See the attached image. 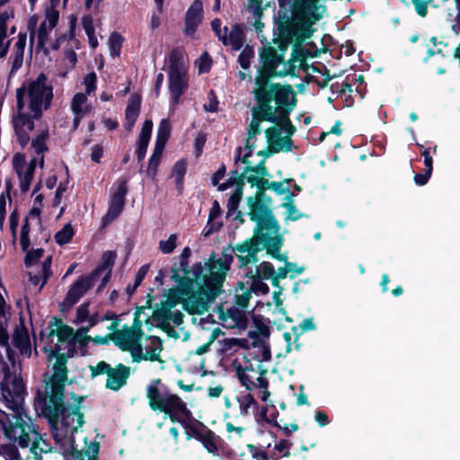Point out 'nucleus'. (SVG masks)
<instances>
[{
	"instance_id": "obj_1",
	"label": "nucleus",
	"mask_w": 460,
	"mask_h": 460,
	"mask_svg": "<svg viewBox=\"0 0 460 460\" xmlns=\"http://www.w3.org/2000/svg\"><path fill=\"white\" fill-rule=\"evenodd\" d=\"M230 265L231 256L225 254L218 259L211 257L203 264L196 263L188 270V260L179 258L172 279L178 284L181 295L185 296V305L192 314H202L208 310L221 292Z\"/></svg>"
},
{
	"instance_id": "obj_2",
	"label": "nucleus",
	"mask_w": 460,
	"mask_h": 460,
	"mask_svg": "<svg viewBox=\"0 0 460 460\" xmlns=\"http://www.w3.org/2000/svg\"><path fill=\"white\" fill-rule=\"evenodd\" d=\"M94 324V320L91 318L90 325L76 333L71 327L64 325L60 321L50 326L48 339L53 341L52 339L57 337V343L49 355V362L52 366L45 374L44 392H39L36 405L52 422H55L57 417L64 410L62 399L68 370L66 367L67 356L61 351L70 350L75 341H82L83 335L88 332L89 327Z\"/></svg>"
},
{
	"instance_id": "obj_3",
	"label": "nucleus",
	"mask_w": 460,
	"mask_h": 460,
	"mask_svg": "<svg viewBox=\"0 0 460 460\" xmlns=\"http://www.w3.org/2000/svg\"><path fill=\"white\" fill-rule=\"evenodd\" d=\"M264 131L270 149L274 153L290 152L296 127L289 117H252L247 130L245 149L253 151L258 135Z\"/></svg>"
},
{
	"instance_id": "obj_4",
	"label": "nucleus",
	"mask_w": 460,
	"mask_h": 460,
	"mask_svg": "<svg viewBox=\"0 0 460 460\" xmlns=\"http://www.w3.org/2000/svg\"><path fill=\"white\" fill-rule=\"evenodd\" d=\"M256 105L252 115H290L297 103L296 93L291 84L267 83L252 90Z\"/></svg>"
},
{
	"instance_id": "obj_5",
	"label": "nucleus",
	"mask_w": 460,
	"mask_h": 460,
	"mask_svg": "<svg viewBox=\"0 0 460 460\" xmlns=\"http://www.w3.org/2000/svg\"><path fill=\"white\" fill-rule=\"evenodd\" d=\"M283 245V240H280L279 244H272L270 236L253 233L252 238L246 239L241 243H238L231 247V261H233L234 254L238 261L239 268H248L250 265L256 264L259 261V252L266 249L267 252L278 261H286L287 256L280 253V249ZM225 254L227 255L225 251Z\"/></svg>"
},
{
	"instance_id": "obj_6",
	"label": "nucleus",
	"mask_w": 460,
	"mask_h": 460,
	"mask_svg": "<svg viewBox=\"0 0 460 460\" xmlns=\"http://www.w3.org/2000/svg\"><path fill=\"white\" fill-rule=\"evenodd\" d=\"M314 23L304 15L297 8L291 4V15H286L284 20L278 22V45L279 54L287 52L288 46L294 44L296 39H311L316 31Z\"/></svg>"
},
{
	"instance_id": "obj_7",
	"label": "nucleus",
	"mask_w": 460,
	"mask_h": 460,
	"mask_svg": "<svg viewBox=\"0 0 460 460\" xmlns=\"http://www.w3.org/2000/svg\"><path fill=\"white\" fill-rule=\"evenodd\" d=\"M19 370L20 367L16 366V363L9 364L0 355V400L13 412L23 410L26 394Z\"/></svg>"
},
{
	"instance_id": "obj_8",
	"label": "nucleus",
	"mask_w": 460,
	"mask_h": 460,
	"mask_svg": "<svg viewBox=\"0 0 460 460\" xmlns=\"http://www.w3.org/2000/svg\"><path fill=\"white\" fill-rule=\"evenodd\" d=\"M271 199L263 191H257L255 197L248 199L249 216L256 222L254 233L270 236L272 244H279L283 240L279 234V226L270 209Z\"/></svg>"
},
{
	"instance_id": "obj_9",
	"label": "nucleus",
	"mask_w": 460,
	"mask_h": 460,
	"mask_svg": "<svg viewBox=\"0 0 460 460\" xmlns=\"http://www.w3.org/2000/svg\"><path fill=\"white\" fill-rule=\"evenodd\" d=\"M48 77L44 73H40L35 80L28 83V86L22 85L16 90V115H28L23 113L25 106L24 97L26 93L29 97V109L33 115H42L43 110H48L53 99V88L48 85Z\"/></svg>"
},
{
	"instance_id": "obj_10",
	"label": "nucleus",
	"mask_w": 460,
	"mask_h": 460,
	"mask_svg": "<svg viewBox=\"0 0 460 460\" xmlns=\"http://www.w3.org/2000/svg\"><path fill=\"white\" fill-rule=\"evenodd\" d=\"M146 398L151 410L164 412L172 421L179 420L190 412L186 403L164 385L161 379H154L146 386Z\"/></svg>"
},
{
	"instance_id": "obj_11",
	"label": "nucleus",
	"mask_w": 460,
	"mask_h": 460,
	"mask_svg": "<svg viewBox=\"0 0 460 460\" xmlns=\"http://www.w3.org/2000/svg\"><path fill=\"white\" fill-rule=\"evenodd\" d=\"M169 92L170 112H175V107L181 102V95L189 88L188 67L184 62L183 50L173 48L169 53Z\"/></svg>"
},
{
	"instance_id": "obj_12",
	"label": "nucleus",
	"mask_w": 460,
	"mask_h": 460,
	"mask_svg": "<svg viewBox=\"0 0 460 460\" xmlns=\"http://www.w3.org/2000/svg\"><path fill=\"white\" fill-rule=\"evenodd\" d=\"M49 137L47 130L42 131L31 142V146L38 156L33 157L30 163L26 162L22 154H15L13 157V166L20 180V188L22 191L30 189L37 164L40 167L44 165L43 153L48 150L46 141Z\"/></svg>"
},
{
	"instance_id": "obj_13",
	"label": "nucleus",
	"mask_w": 460,
	"mask_h": 460,
	"mask_svg": "<svg viewBox=\"0 0 460 460\" xmlns=\"http://www.w3.org/2000/svg\"><path fill=\"white\" fill-rule=\"evenodd\" d=\"M117 327V321H113L108 327L110 330L113 331V332L110 334V339L120 349L129 351L133 361L135 356L138 354L137 348H139L144 335L142 323L135 317L131 326L124 325L119 330H116Z\"/></svg>"
},
{
	"instance_id": "obj_14",
	"label": "nucleus",
	"mask_w": 460,
	"mask_h": 460,
	"mask_svg": "<svg viewBox=\"0 0 460 460\" xmlns=\"http://www.w3.org/2000/svg\"><path fill=\"white\" fill-rule=\"evenodd\" d=\"M284 58L283 54H279L274 47L270 45L262 47L259 52L260 66L254 79L255 86L270 83L272 79L277 78L278 67L284 64Z\"/></svg>"
},
{
	"instance_id": "obj_15",
	"label": "nucleus",
	"mask_w": 460,
	"mask_h": 460,
	"mask_svg": "<svg viewBox=\"0 0 460 460\" xmlns=\"http://www.w3.org/2000/svg\"><path fill=\"white\" fill-rule=\"evenodd\" d=\"M252 152V151L247 150V153L244 154L243 157V163L247 164V166L242 175H239L237 172H234V176H231L226 182L218 185L219 190H226L230 186L234 185L238 178L243 177L246 179L252 187L256 186L258 188V191H263L264 184H268V180L265 177L269 176L270 173L264 166L263 161L256 166H252V163L248 160Z\"/></svg>"
},
{
	"instance_id": "obj_16",
	"label": "nucleus",
	"mask_w": 460,
	"mask_h": 460,
	"mask_svg": "<svg viewBox=\"0 0 460 460\" xmlns=\"http://www.w3.org/2000/svg\"><path fill=\"white\" fill-rule=\"evenodd\" d=\"M91 369L93 376L106 375V388L112 391H119L122 388L131 374L130 367L121 363L112 367L105 361H101Z\"/></svg>"
},
{
	"instance_id": "obj_17",
	"label": "nucleus",
	"mask_w": 460,
	"mask_h": 460,
	"mask_svg": "<svg viewBox=\"0 0 460 460\" xmlns=\"http://www.w3.org/2000/svg\"><path fill=\"white\" fill-rule=\"evenodd\" d=\"M221 20L215 18L211 21V29L218 40L222 42L224 46H231L232 50L238 51L246 41V35L243 31V25L241 23H234L232 25L229 34H227L228 28L225 26L221 29Z\"/></svg>"
},
{
	"instance_id": "obj_18",
	"label": "nucleus",
	"mask_w": 460,
	"mask_h": 460,
	"mask_svg": "<svg viewBox=\"0 0 460 460\" xmlns=\"http://www.w3.org/2000/svg\"><path fill=\"white\" fill-rule=\"evenodd\" d=\"M98 280L99 279L93 276L92 272L78 278L67 291L62 304L63 306L66 308L72 307Z\"/></svg>"
},
{
	"instance_id": "obj_19",
	"label": "nucleus",
	"mask_w": 460,
	"mask_h": 460,
	"mask_svg": "<svg viewBox=\"0 0 460 460\" xmlns=\"http://www.w3.org/2000/svg\"><path fill=\"white\" fill-rule=\"evenodd\" d=\"M115 190L111 195L109 209L103 217L105 223L114 220L123 210L125 198L128 192L127 180L120 179L115 184Z\"/></svg>"
},
{
	"instance_id": "obj_20",
	"label": "nucleus",
	"mask_w": 460,
	"mask_h": 460,
	"mask_svg": "<svg viewBox=\"0 0 460 460\" xmlns=\"http://www.w3.org/2000/svg\"><path fill=\"white\" fill-rule=\"evenodd\" d=\"M247 309L232 305L230 306H222L220 319L223 324L227 328H240L243 329L246 326L247 322Z\"/></svg>"
},
{
	"instance_id": "obj_21",
	"label": "nucleus",
	"mask_w": 460,
	"mask_h": 460,
	"mask_svg": "<svg viewBox=\"0 0 460 460\" xmlns=\"http://www.w3.org/2000/svg\"><path fill=\"white\" fill-rule=\"evenodd\" d=\"M203 20V3L195 0L188 8L184 18L183 32L186 36H193Z\"/></svg>"
},
{
	"instance_id": "obj_22",
	"label": "nucleus",
	"mask_w": 460,
	"mask_h": 460,
	"mask_svg": "<svg viewBox=\"0 0 460 460\" xmlns=\"http://www.w3.org/2000/svg\"><path fill=\"white\" fill-rule=\"evenodd\" d=\"M321 0H293L292 4L297 8L311 22L316 24L323 18L327 7L319 4Z\"/></svg>"
},
{
	"instance_id": "obj_23",
	"label": "nucleus",
	"mask_w": 460,
	"mask_h": 460,
	"mask_svg": "<svg viewBox=\"0 0 460 460\" xmlns=\"http://www.w3.org/2000/svg\"><path fill=\"white\" fill-rule=\"evenodd\" d=\"M40 117H13V126L17 140L22 147H24L30 141L29 133L34 128V119Z\"/></svg>"
},
{
	"instance_id": "obj_24",
	"label": "nucleus",
	"mask_w": 460,
	"mask_h": 460,
	"mask_svg": "<svg viewBox=\"0 0 460 460\" xmlns=\"http://www.w3.org/2000/svg\"><path fill=\"white\" fill-rule=\"evenodd\" d=\"M163 349L162 340L152 336L149 338V344L146 347L145 352L143 351L142 345H139V348H137L138 354L135 356L133 362H140L142 360L163 362L160 358Z\"/></svg>"
},
{
	"instance_id": "obj_25",
	"label": "nucleus",
	"mask_w": 460,
	"mask_h": 460,
	"mask_svg": "<svg viewBox=\"0 0 460 460\" xmlns=\"http://www.w3.org/2000/svg\"><path fill=\"white\" fill-rule=\"evenodd\" d=\"M115 252H106L102 256V264L99 267H97L93 271H92L93 276H95L99 280H101V284L97 289L98 292L102 288H103L109 282L111 276V270L115 261Z\"/></svg>"
},
{
	"instance_id": "obj_26",
	"label": "nucleus",
	"mask_w": 460,
	"mask_h": 460,
	"mask_svg": "<svg viewBox=\"0 0 460 460\" xmlns=\"http://www.w3.org/2000/svg\"><path fill=\"white\" fill-rule=\"evenodd\" d=\"M50 266H51V256L49 255L45 258V260L41 265L40 272H33V271L29 272V276H30L29 281L34 287H38V291H40V289L46 284L48 279L52 275Z\"/></svg>"
},
{
	"instance_id": "obj_27",
	"label": "nucleus",
	"mask_w": 460,
	"mask_h": 460,
	"mask_svg": "<svg viewBox=\"0 0 460 460\" xmlns=\"http://www.w3.org/2000/svg\"><path fill=\"white\" fill-rule=\"evenodd\" d=\"M196 438L202 444L207 451L214 456H219V447L221 445V438L211 430H206L199 433Z\"/></svg>"
},
{
	"instance_id": "obj_28",
	"label": "nucleus",
	"mask_w": 460,
	"mask_h": 460,
	"mask_svg": "<svg viewBox=\"0 0 460 460\" xmlns=\"http://www.w3.org/2000/svg\"><path fill=\"white\" fill-rule=\"evenodd\" d=\"M153 128V122L150 119H146L143 124L141 132L138 137V145L136 150L137 159L141 161L146 153L148 143L150 140L151 133Z\"/></svg>"
},
{
	"instance_id": "obj_29",
	"label": "nucleus",
	"mask_w": 460,
	"mask_h": 460,
	"mask_svg": "<svg viewBox=\"0 0 460 460\" xmlns=\"http://www.w3.org/2000/svg\"><path fill=\"white\" fill-rule=\"evenodd\" d=\"M307 39H296L293 44L292 53H291V61L293 62H305L306 58H315L319 55V49H316L315 52H310L308 49L303 47L304 42Z\"/></svg>"
},
{
	"instance_id": "obj_30",
	"label": "nucleus",
	"mask_w": 460,
	"mask_h": 460,
	"mask_svg": "<svg viewBox=\"0 0 460 460\" xmlns=\"http://www.w3.org/2000/svg\"><path fill=\"white\" fill-rule=\"evenodd\" d=\"M13 343L20 350L22 355L30 357L31 347L28 332L22 329H17L13 336Z\"/></svg>"
},
{
	"instance_id": "obj_31",
	"label": "nucleus",
	"mask_w": 460,
	"mask_h": 460,
	"mask_svg": "<svg viewBox=\"0 0 460 460\" xmlns=\"http://www.w3.org/2000/svg\"><path fill=\"white\" fill-rule=\"evenodd\" d=\"M240 415L246 416L257 409L258 403L254 397L249 392H242L235 397Z\"/></svg>"
},
{
	"instance_id": "obj_32",
	"label": "nucleus",
	"mask_w": 460,
	"mask_h": 460,
	"mask_svg": "<svg viewBox=\"0 0 460 460\" xmlns=\"http://www.w3.org/2000/svg\"><path fill=\"white\" fill-rule=\"evenodd\" d=\"M86 450L85 452L75 451L67 458V460H97L100 445L96 441H90L88 444L87 439H84Z\"/></svg>"
},
{
	"instance_id": "obj_33",
	"label": "nucleus",
	"mask_w": 460,
	"mask_h": 460,
	"mask_svg": "<svg viewBox=\"0 0 460 460\" xmlns=\"http://www.w3.org/2000/svg\"><path fill=\"white\" fill-rule=\"evenodd\" d=\"M155 314L159 321L164 323L172 322L175 325H180L182 323L183 314L180 311H173L168 306H163L156 310Z\"/></svg>"
},
{
	"instance_id": "obj_34",
	"label": "nucleus",
	"mask_w": 460,
	"mask_h": 460,
	"mask_svg": "<svg viewBox=\"0 0 460 460\" xmlns=\"http://www.w3.org/2000/svg\"><path fill=\"white\" fill-rule=\"evenodd\" d=\"M252 288H249L247 284L239 282L237 287L234 288V303L238 306L248 310L250 300L252 297Z\"/></svg>"
},
{
	"instance_id": "obj_35",
	"label": "nucleus",
	"mask_w": 460,
	"mask_h": 460,
	"mask_svg": "<svg viewBox=\"0 0 460 460\" xmlns=\"http://www.w3.org/2000/svg\"><path fill=\"white\" fill-rule=\"evenodd\" d=\"M300 67H301L302 70H304L306 73V75L304 76V78L302 80L307 85H309L310 84L314 83L319 88L323 89V88H325L328 85L329 82L332 79V76L330 75V71H329V69L325 66H323V75H324V78L323 80H319L318 77H316L314 75H310L308 73V69H309L310 66L307 64H301Z\"/></svg>"
},
{
	"instance_id": "obj_36",
	"label": "nucleus",
	"mask_w": 460,
	"mask_h": 460,
	"mask_svg": "<svg viewBox=\"0 0 460 460\" xmlns=\"http://www.w3.org/2000/svg\"><path fill=\"white\" fill-rule=\"evenodd\" d=\"M246 276L255 277L264 280H270V282L272 283V279L274 277V267L270 262L262 261L256 266L254 271L250 270L246 273Z\"/></svg>"
},
{
	"instance_id": "obj_37",
	"label": "nucleus",
	"mask_w": 460,
	"mask_h": 460,
	"mask_svg": "<svg viewBox=\"0 0 460 460\" xmlns=\"http://www.w3.org/2000/svg\"><path fill=\"white\" fill-rule=\"evenodd\" d=\"M6 322H0V346L4 349L7 362L9 364L15 363V355L8 345L9 335L5 329Z\"/></svg>"
},
{
	"instance_id": "obj_38",
	"label": "nucleus",
	"mask_w": 460,
	"mask_h": 460,
	"mask_svg": "<svg viewBox=\"0 0 460 460\" xmlns=\"http://www.w3.org/2000/svg\"><path fill=\"white\" fill-rule=\"evenodd\" d=\"M171 132V125L167 119H163L160 122L157 136L155 140V146L159 149H164V146L168 140Z\"/></svg>"
},
{
	"instance_id": "obj_39",
	"label": "nucleus",
	"mask_w": 460,
	"mask_h": 460,
	"mask_svg": "<svg viewBox=\"0 0 460 460\" xmlns=\"http://www.w3.org/2000/svg\"><path fill=\"white\" fill-rule=\"evenodd\" d=\"M263 370H256L253 368H243V369H238L237 375L240 382L243 385H244L247 390L251 387L252 385H254L255 378L257 376L261 374Z\"/></svg>"
},
{
	"instance_id": "obj_40",
	"label": "nucleus",
	"mask_w": 460,
	"mask_h": 460,
	"mask_svg": "<svg viewBox=\"0 0 460 460\" xmlns=\"http://www.w3.org/2000/svg\"><path fill=\"white\" fill-rule=\"evenodd\" d=\"M286 199H288V201H286L282 204V207L286 208V212H285V220L286 221H288V220L296 221L304 217H307L306 215L301 213L296 208V206L293 202L292 196L288 195Z\"/></svg>"
},
{
	"instance_id": "obj_41",
	"label": "nucleus",
	"mask_w": 460,
	"mask_h": 460,
	"mask_svg": "<svg viewBox=\"0 0 460 460\" xmlns=\"http://www.w3.org/2000/svg\"><path fill=\"white\" fill-rule=\"evenodd\" d=\"M266 373V370L261 372V374L257 376V377L255 378L254 385H252L251 387L249 388V390L256 388L261 390L262 394L261 396V399L264 402H266L270 396V393L268 392L269 382L265 377Z\"/></svg>"
},
{
	"instance_id": "obj_42",
	"label": "nucleus",
	"mask_w": 460,
	"mask_h": 460,
	"mask_svg": "<svg viewBox=\"0 0 460 460\" xmlns=\"http://www.w3.org/2000/svg\"><path fill=\"white\" fill-rule=\"evenodd\" d=\"M124 38L117 31H112L109 37V48L111 56L119 57Z\"/></svg>"
},
{
	"instance_id": "obj_43",
	"label": "nucleus",
	"mask_w": 460,
	"mask_h": 460,
	"mask_svg": "<svg viewBox=\"0 0 460 460\" xmlns=\"http://www.w3.org/2000/svg\"><path fill=\"white\" fill-rule=\"evenodd\" d=\"M254 58V49L252 46L246 45L238 56V63L243 70L249 69L251 61Z\"/></svg>"
},
{
	"instance_id": "obj_44",
	"label": "nucleus",
	"mask_w": 460,
	"mask_h": 460,
	"mask_svg": "<svg viewBox=\"0 0 460 460\" xmlns=\"http://www.w3.org/2000/svg\"><path fill=\"white\" fill-rule=\"evenodd\" d=\"M224 335L223 332L219 328H215L209 334L208 341L197 348L193 352L195 355H203L210 349V346L213 342L219 339L220 336Z\"/></svg>"
},
{
	"instance_id": "obj_45",
	"label": "nucleus",
	"mask_w": 460,
	"mask_h": 460,
	"mask_svg": "<svg viewBox=\"0 0 460 460\" xmlns=\"http://www.w3.org/2000/svg\"><path fill=\"white\" fill-rule=\"evenodd\" d=\"M284 261L286 262L284 267H279L278 270H274V277L272 279V286L274 287H279V280L286 279L288 274L293 270V268L291 267H296L295 263L288 261V258Z\"/></svg>"
},
{
	"instance_id": "obj_46",
	"label": "nucleus",
	"mask_w": 460,
	"mask_h": 460,
	"mask_svg": "<svg viewBox=\"0 0 460 460\" xmlns=\"http://www.w3.org/2000/svg\"><path fill=\"white\" fill-rule=\"evenodd\" d=\"M164 149H159L157 146H155V149L153 151V154L149 159L148 167H147V174L151 176L152 178H155L156 174V170L158 167V164L160 163V159L162 156Z\"/></svg>"
},
{
	"instance_id": "obj_47",
	"label": "nucleus",
	"mask_w": 460,
	"mask_h": 460,
	"mask_svg": "<svg viewBox=\"0 0 460 460\" xmlns=\"http://www.w3.org/2000/svg\"><path fill=\"white\" fill-rule=\"evenodd\" d=\"M73 235V227L70 224H67L55 234V240L58 244L62 245L69 243Z\"/></svg>"
},
{
	"instance_id": "obj_48",
	"label": "nucleus",
	"mask_w": 460,
	"mask_h": 460,
	"mask_svg": "<svg viewBox=\"0 0 460 460\" xmlns=\"http://www.w3.org/2000/svg\"><path fill=\"white\" fill-rule=\"evenodd\" d=\"M141 106V97L139 94L133 93L128 99L126 107L125 115H138Z\"/></svg>"
},
{
	"instance_id": "obj_49",
	"label": "nucleus",
	"mask_w": 460,
	"mask_h": 460,
	"mask_svg": "<svg viewBox=\"0 0 460 460\" xmlns=\"http://www.w3.org/2000/svg\"><path fill=\"white\" fill-rule=\"evenodd\" d=\"M252 279V282L247 286L251 288V291L253 293H261L267 294L270 291L268 285L264 282V279H258L255 277H249Z\"/></svg>"
},
{
	"instance_id": "obj_50",
	"label": "nucleus",
	"mask_w": 460,
	"mask_h": 460,
	"mask_svg": "<svg viewBox=\"0 0 460 460\" xmlns=\"http://www.w3.org/2000/svg\"><path fill=\"white\" fill-rule=\"evenodd\" d=\"M177 245V235L172 234L167 240H162L159 242V249L164 254H168L173 252Z\"/></svg>"
},
{
	"instance_id": "obj_51",
	"label": "nucleus",
	"mask_w": 460,
	"mask_h": 460,
	"mask_svg": "<svg viewBox=\"0 0 460 460\" xmlns=\"http://www.w3.org/2000/svg\"><path fill=\"white\" fill-rule=\"evenodd\" d=\"M38 42L36 46V51H40L48 40L49 31L47 30L46 21L40 22V27L37 31Z\"/></svg>"
},
{
	"instance_id": "obj_52",
	"label": "nucleus",
	"mask_w": 460,
	"mask_h": 460,
	"mask_svg": "<svg viewBox=\"0 0 460 460\" xmlns=\"http://www.w3.org/2000/svg\"><path fill=\"white\" fill-rule=\"evenodd\" d=\"M59 19V12L57 10V7L49 6L45 11V20L46 22H49V30L51 31L54 29Z\"/></svg>"
},
{
	"instance_id": "obj_53",
	"label": "nucleus",
	"mask_w": 460,
	"mask_h": 460,
	"mask_svg": "<svg viewBox=\"0 0 460 460\" xmlns=\"http://www.w3.org/2000/svg\"><path fill=\"white\" fill-rule=\"evenodd\" d=\"M243 195V184H237L234 193L228 199L227 207L228 210L233 211L235 210L239 205V202L242 199Z\"/></svg>"
},
{
	"instance_id": "obj_54",
	"label": "nucleus",
	"mask_w": 460,
	"mask_h": 460,
	"mask_svg": "<svg viewBox=\"0 0 460 460\" xmlns=\"http://www.w3.org/2000/svg\"><path fill=\"white\" fill-rule=\"evenodd\" d=\"M86 93H77L74 95L71 104V109L75 115L82 112V106L86 102Z\"/></svg>"
},
{
	"instance_id": "obj_55",
	"label": "nucleus",
	"mask_w": 460,
	"mask_h": 460,
	"mask_svg": "<svg viewBox=\"0 0 460 460\" xmlns=\"http://www.w3.org/2000/svg\"><path fill=\"white\" fill-rule=\"evenodd\" d=\"M220 344L219 350L223 353H227L234 350L235 348L240 346V341L236 338H224L218 341Z\"/></svg>"
},
{
	"instance_id": "obj_56",
	"label": "nucleus",
	"mask_w": 460,
	"mask_h": 460,
	"mask_svg": "<svg viewBox=\"0 0 460 460\" xmlns=\"http://www.w3.org/2000/svg\"><path fill=\"white\" fill-rule=\"evenodd\" d=\"M296 62L288 59L287 62L284 60L282 68L279 70L277 77H284L286 75L297 76Z\"/></svg>"
},
{
	"instance_id": "obj_57",
	"label": "nucleus",
	"mask_w": 460,
	"mask_h": 460,
	"mask_svg": "<svg viewBox=\"0 0 460 460\" xmlns=\"http://www.w3.org/2000/svg\"><path fill=\"white\" fill-rule=\"evenodd\" d=\"M204 110L208 112H216L218 108V101L214 90H210L208 93V102L204 103Z\"/></svg>"
},
{
	"instance_id": "obj_58",
	"label": "nucleus",
	"mask_w": 460,
	"mask_h": 460,
	"mask_svg": "<svg viewBox=\"0 0 460 460\" xmlns=\"http://www.w3.org/2000/svg\"><path fill=\"white\" fill-rule=\"evenodd\" d=\"M212 58L208 52H204L199 58V73H208L212 66Z\"/></svg>"
},
{
	"instance_id": "obj_59",
	"label": "nucleus",
	"mask_w": 460,
	"mask_h": 460,
	"mask_svg": "<svg viewBox=\"0 0 460 460\" xmlns=\"http://www.w3.org/2000/svg\"><path fill=\"white\" fill-rule=\"evenodd\" d=\"M97 75L94 72L87 74L84 77V84L85 85V93L91 94L96 90Z\"/></svg>"
},
{
	"instance_id": "obj_60",
	"label": "nucleus",
	"mask_w": 460,
	"mask_h": 460,
	"mask_svg": "<svg viewBox=\"0 0 460 460\" xmlns=\"http://www.w3.org/2000/svg\"><path fill=\"white\" fill-rule=\"evenodd\" d=\"M43 252L44 251L40 248L28 252L25 257L26 266L31 267L36 263L43 256Z\"/></svg>"
},
{
	"instance_id": "obj_61",
	"label": "nucleus",
	"mask_w": 460,
	"mask_h": 460,
	"mask_svg": "<svg viewBox=\"0 0 460 460\" xmlns=\"http://www.w3.org/2000/svg\"><path fill=\"white\" fill-rule=\"evenodd\" d=\"M12 66L9 72V76L15 75L16 72L22 67L23 63V54L13 53L11 55Z\"/></svg>"
},
{
	"instance_id": "obj_62",
	"label": "nucleus",
	"mask_w": 460,
	"mask_h": 460,
	"mask_svg": "<svg viewBox=\"0 0 460 460\" xmlns=\"http://www.w3.org/2000/svg\"><path fill=\"white\" fill-rule=\"evenodd\" d=\"M186 172V164L183 161L177 162L172 169V174L176 177V183L180 184L182 181L183 176Z\"/></svg>"
},
{
	"instance_id": "obj_63",
	"label": "nucleus",
	"mask_w": 460,
	"mask_h": 460,
	"mask_svg": "<svg viewBox=\"0 0 460 460\" xmlns=\"http://www.w3.org/2000/svg\"><path fill=\"white\" fill-rule=\"evenodd\" d=\"M268 189L274 190L277 194H284L288 191V190L284 186V183L281 181H268V184H264L263 191Z\"/></svg>"
},
{
	"instance_id": "obj_64",
	"label": "nucleus",
	"mask_w": 460,
	"mask_h": 460,
	"mask_svg": "<svg viewBox=\"0 0 460 460\" xmlns=\"http://www.w3.org/2000/svg\"><path fill=\"white\" fill-rule=\"evenodd\" d=\"M412 4L416 13L420 17H425L428 14V2L427 0H412Z\"/></svg>"
}]
</instances>
